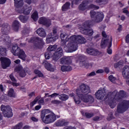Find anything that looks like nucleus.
Segmentation results:
<instances>
[{
  "mask_svg": "<svg viewBox=\"0 0 129 129\" xmlns=\"http://www.w3.org/2000/svg\"><path fill=\"white\" fill-rule=\"evenodd\" d=\"M90 92V89L88 86L82 84L80 86V90H76L77 96L74 97V101L77 104L80 103V100L83 102H89L92 103L94 101L93 97L90 95H87Z\"/></svg>",
  "mask_w": 129,
  "mask_h": 129,
  "instance_id": "f257e3e1",
  "label": "nucleus"
},
{
  "mask_svg": "<svg viewBox=\"0 0 129 129\" xmlns=\"http://www.w3.org/2000/svg\"><path fill=\"white\" fill-rule=\"evenodd\" d=\"M109 99V105L111 108H114L118 101H121L122 98L126 97V93L123 90L119 92L115 90L113 92H110L107 95Z\"/></svg>",
  "mask_w": 129,
  "mask_h": 129,
  "instance_id": "f03ea898",
  "label": "nucleus"
},
{
  "mask_svg": "<svg viewBox=\"0 0 129 129\" xmlns=\"http://www.w3.org/2000/svg\"><path fill=\"white\" fill-rule=\"evenodd\" d=\"M40 118L42 122L49 124L56 121V114L48 109H44L40 112Z\"/></svg>",
  "mask_w": 129,
  "mask_h": 129,
  "instance_id": "7ed1b4c3",
  "label": "nucleus"
},
{
  "mask_svg": "<svg viewBox=\"0 0 129 129\" xmlns=\"http://www.w3.org/2000/svg\"><path fill=\"white\" fill-rule=\"evenodd\" d=\"M11 53L15 56H19L20 59H22V60H26V54L25 53V51L23 50V49H21L19 46H18L17 44H15L13 46L11 50Z\"/></svg>",
  "mask_w": 129,
  "mask_h": 129,
  "instance_id": "20e7f679",
  "label": "nucleus"
},
{
  "mask_svg": "<svg viewBox=\"0 0 129 129\" xmlns=\"http://www.w3.org/2000/svg\"><path fill=\"white\" fill-rule=\"evenodd\" d=\"M25 3H27L29 5H25L23 7H19L17 10L18 13L19 14H24V15H30L31 11H32V7L30 5L32 4V0H25Z\"/></svg>",
  "mask_w": 129,
  "mask_h": 129,
  "instance_id": "39448f33",
  "label": "nucleus"
},
{
  "mask_svg": "<svg viewBox=\"0 0 129 129\" xmlns=\"http://www.w3.org/2000/svg\"><path fill=\"white\" fill-rule=\"evenodd\" d=\"M92 24H93V22L91 21L85 22L83 24L84 29L82 30V34L87 36H92L93 35V30L90 28V27L92 26Z\"/></svg>",
  "mask_w": 129,
  "mask_h": 129,
  "instance_id": "423d86ee",
  "label": "nucleus"
},
{
  "mask_svg": "<svg viewBox=\"0 0 129 129\" xmlns=\"http://www.w3.org/2000/svg\"><path fill=\"white\" fill-rule=\"evenodd\" d=\"M90 16L93 22L95 23H100L104 18V14L102 12H95L94 11H91Z\"/></svg>",
  "mask_w": 129,
  "mask_h": 129,
  "instance_id": "0eeeda50",
  "label": "nucleus"
},
{
  "mask_svg": "<svg viewBox=\"0 0 129 129\" xmlns=\"http://www.w3.org/2000/svg\"><path fill=\"white\" fill-rule=\"evenodd\" d=\"M1 110L4 114L5 117H12L13 115V110L9 105H2Z\"/></svg>",
  "mask_w": 129,
  "mask_h": 129,
  "instance_id": "6e6552de",
  "label": "nucleus"
},
{
  "mask_svg": "<svg viewBox=\"0 0 129 129\" xmlns=\"http://www.w3.org/2000/svg\"><path fill=\"white\" fill-rule=\"evenodd\" d=\"M129 108V100H124L121 103L118 104L117 107V111L118 113H123Z\"/></svg>",
  "mask_w": 129,
  "mask_h": 129,
  "instance_id": "1a4fd4ad",
  "label": "nucleus"
},
{
  "mask_svg": "<svg viewBox=\"0 0 129 129\" xmlns=\"http://www.w3.org/2000/svg\"><path fill=\"white\" fill-rule=\"evenodd\" d=\"M66 41H75L78 45L86 43V39L81 35H73L70 37V39L67 38Z\"/></svg>",
  "mask_w": 129,
  "mask_h": 129,
  "instance_id": "9d476101",
  "label": "nucleus"
},
{
  "mask_svg": "<svg viewBox=\"0 0 129 129\" xmlns=\"http://www.w3.org/2000/svg\"><path fill=\"white\" fill-rule=\"evenodd\" d=\"M112 44V38L111 37H110L109 39H105L102 40L101 43V47L102 48H105L106 46H108L107 53L110 55L112 53V50L110 48Z\"/></svg>",
  "mask_w": 129,
  "mask_h": 129,
  "instance_id": "9b49d317",
  "label": "nucleus"
},
{
  "mask_svg": "<svg viewBox=\"0 0 129 129\" xmlns=\"http://www.w3.org/2000/svg\"><path fill=\"white\" fill-rule=\"evenodd\" d=\"M64 49L70 53H72V52H75L78 49V44L75 41H69L68 44L65 46Z\"/></svg>",
  "mask_w": 129,
  "mask_h": 129,
  "instance_id": "f8f14e48",
  "label": "nucleus"
},
{
  "mask_svg": "<svg viewBox=\"0 0 129 129\" xmlns=\"http://www.w3.org/2000/svg\"><path fill=\"white\" fill-rule=\"evenodd\" d=\"M57 29L56 28H53L52 30V33H49L47 35V38L46 39V42L47 44H50L51 42H55L59 36L57 35Z\"/></svg>",
  "mask_w": 129,
  "mask_h": 129,
  "instance_id": "ddd939ff",
  "label": "nucleus"
},
{
  "mask_svg": "<svg viewBox=\"0 0 129 129\" xmlns=\"http://www.w3.org/2000/svg\"><path fill=\"white\" fill-rule=\"evenodd\" d=\"M105 95H106V93L105 92V88H99L95 93V97L97 99H103Z\"/></svg>",
  "mask_w": 129,
  "mask_h": 129,
  "instance_id": "4468645a",
  "label": "nucleus"
},
{
  "mask_svg": "<svg viewBox=\"0 0 129 129\" xmlns=\"http://www.w3.org/2000/svg\"><path fill=\"white\" fill-rule=\"evenodd\" d=\"M1 64L3 69H6L8 67H10L11 65V59L5 57H2L0 58Z\"/></svg>",
  "mask_w": 129,
  "mask_h": 129,
  "instance_id": "2eb2a0df",
  "label": "nucleus"
},
{
  "mask_svg": "<svg viewBox=\"0 0 129 129\" xmlns=\"http://www.w3.org/2000/svg\"><path fill=\"white\" fill-rule=\"evenodd\" d=\"M63 56V49L61 48H58L56 51L54 53L52 56V59L54 61H57Z\"/></svg>",
  "mask_w": 129,
  "mask_h": 129,
  "instance_id": "dca6fc26",
  "label": "nucleus"
},
{
  "mask_svg": "<svg viewBox=\"0 0 129 129\" xmlns=\"http://www.w3.org/2000/svg\"><path fill=\"white\" fill-rule=\"evenodd\" d=\"M38 23L39 24H40V25L46 26V27H49L51 26V20L45 17H41L38 21Z\"/></svg>",
  "mask_w": 129,
  "mask_h": 129,
  "instance_id": "f3484780",
  "label": "nucleus"
},
{
  "mask_svg": "<svg viewBox=\"0 0 129 129\" xmlns=\"http://www.w3.org/2000/svg\"><path fill=\"white\" fill-rule=\"evenodd\" d=\"M92 0L85 1L82 2L79 7L80 11H85L88 9V5L90 3H92Z\"/></svg>",
  "mask_w": 129,
  "mask_h": 129,
  "instance_id": "a211bd4d",
  "label": "nucleus"
},
{
  "mask_svg": "<svg viewBox=\"0 0 129 129\" xmlns=\"http://www.w3.org/2000/svg\"><path fill=\"white\" fill-rule=\"evenodd\" d=\"M122 76L125 79H129V66H125L123 68L122 71Z\"/></svg>",
  "mask_w": 129,
  "mask_h": 129,
  "instance_id": "6ab92c4d",
  "label": "nucleus"
},
{
  "mask_svg": "<svg viewBox=\"0 0 129 129\" xmlns=\"http://www.w3.org/2000/svg\"><path fill=\"white\" fill-rule=\"evenodd\" d=\"M60 37L61 40L62 44H66V42H72V41L66 40V39H70L69 35L66 33H61L60 35Z\"/></svg>",
  "mask_w": 129,
  "mask_h": 129,
  "instance_id": "aec40b11",
  "label": "nucleus"
},
{
  "mask_svg": "<svg viewBox=\"0 0 129 129\" xmlns=\"http://www.w3.org/2000/svg\"><path fill=\"white\" fill-rule=\"evenodd\" d=\"M15 71L19 73L20 76L21 77H25L26 76V72L23 70V67L21 66L17 67L15 69Z\"/></svg>",
  "mask_w": 129,
  "mask_h": 129,
  "instance_id": "412c9836",
  "label": "nucleus"
},
{
  "mask_svg": "<svg viewBox=\"0 0 129 129\" xmlns=\"http://www.w3.org/2000/svg\"><path fill=\"white\" fill-rule=\"evenodd\" d=\"M44 63V67L48 70V71H50V72H54L56 70V67L52 66L50 63L48 62H45Z\"/></svg>",
  "mask_w": 129,
  "mask_h": 129,
  "instance_id": "4be33fe9",
  "label": "nucleus"
},
{
  "mask_svg": "<svg viewBox=\"0 0 129 129\" xmlns=\"http://www.w3.org/2000/svg\"><path fill=\"white\" fill-rule=\"evenodd\" d=\"M68 121H66L65 119H60L58 120L55 123V126H64L65 125H68Z\"/></svg>",
  "mask_w": 129,
  "mask_h": 129,
  "instance_id": "5701e85b",
  "label": "nucleus"
},
{
  "mask_svg": "<svg viewBox=\"0 0 129 129\" xmlns=\"http://www.w3.org/2000/svg\"><path fill=\"white\" fill-rule=\"evenodd\" d=\"M36 34H37L39 36H40V37H42L43 38H45V37L47 36L46 31H45V29L43 28V27H40L38 28L36 30Z\"/></svg>",
  "mask_w": 129,
  "mask_h": 129,
  "instance_id": "b1692460",
  "label": "nucleus"
},
{
  "mask_svg": "<svg viewBox=\"0 0 129 129\" xmlns=\"http://www.w3.org/2000/svg\"><path fill=\"white\" fill-rule=\"evenodd\" d=\"M10 37L8 34H3L0 38V41L4 43V44H9L10 43Z\"/></svg>",
  "mask_w": 129,
  "mask_h": 129,
  "instance_id": "393cba45",
  "label": "nucleus"
},
{
  "mask_svg": "<svg viewBox=\"0 0 129 129\" xmlns=\"http://www.w3.org/2000/svg\"><path fill=\"white\" fill-rule=\"evenodd\" d=\"M30 42L31 43H34V42L35 43V46H36V47H38V46L36 45V44H37V45H39V44H41V43H43V39L38 37H35L31 39Z\"/></svg>",
  "mask_w": 129,
  "mask_h": 129,
  "instance_id": "a878e982",
  "label": "nucleus"
},
{
  "mask_svg": "<svg viewBox=\"0 0 129 129\" xmlns=\"http://www.w3.org/2000/svg\"><path fill=\"white\" fill-rule=\"evenodd\" d=\"M87 52L89 55H92L93 56H96V55L98 54V50L92 48H87Z\"/></svg>",
  "mask_w": 129,
  "mask_h": 129,
  "instance_id": "bb28decb",
  "label": "nucleus"
},
{
  "mask_svg": "<svg viewBox=\"0 0 129 129\" xmlns=\"http://www.w3.org/2000/svg\"><path fill=\"white\" fill-rule=\"evenodd\" d=\"M10 32V26L8 24H5L3 25L2 29V32L3 35H7Z\"/></svg>",
  "mask_w": 129,
  "mask_h": 129,
  "instance_id": "cd10ccee",
  "label": "nucleus"
},
{
  "mask_svg": "<svg viewBox=\"0 0 129 129\" xmlns=\"http://www.w3.org/2000/svg\"><path fill=\"white\" fill-rule=\"evenodd\" d=\"M14 5L16 8L19 9V8H22L24 6V1L23 0H14Z\"/></svg>",
  "mask_w": 129,
  "mask_h": 129,
  "instance_id": "c85d7f7f",
  "label": "nucleus"
},
{
  "mask_svg": "<svg viewBox=\"0 0 129 129\" xmlns=\"http://www.w3.org/2000/svg\"><path fill=\"white\" fill-rule=\"evenodd\" d=\"M12 27L14 31H18L19 28H20V23L19 21L15 20L12 25Z\"/></svg>",
  "mask_w": 129,
  "mask_h": 129,
  "instance_id": "c756f323",
  "label": "nucleus"
},
{
  "mask_svg": "<svg viewBox=\"0 0 129 129\" xmlns=\"http://www.w3.org/2000/svg\"><path fill=\"white\" fill-rule=\"evenodd\" d=\"M61 70L62 72H66V71H71L72 70V67L70 66H62L61 67Z\"/></svg>",
  "mask_w": 129,
  "mask_h": 129,
  "instance_id": "7c9ffc66",
  "label": "nucleus"
},
{
  "mask_svg": "<svg viewBox=\"0 0 129 129\" xmlns=\"http://www.w3.org/2000/svg\"><path fill=\"white\" fill-rule=\"evenodd\" d=\"M40 11L45 13L48 11V6L47 4H41L40 7Z\"/></svg>",
  "mask_w": 129,
  "mask_h": 129,
  "instance_id": "2f4dec72",
  "label": "nucleus"
},
{
  "mask_svg": "<svg viewBox=\"0 0 129 129\" xmlns=\"http://www.w3.org/2000/svg\"><path fill=\"white\" fill-rule=\"evenodd\" d=\"M19 19L22 23H26L29 20V17L27 16L20 15L19 16Z\"/></svg>",
  "mask_w": 129,
  "mask_h": 129,
  "instance_id": "473e14b6",
  "label": "nucleus"
},
{
  "mask_svg": "<svg viewBox=\"0 0 129 129\" xmlns=\"http://www.w3.org/2000/svg\"><path fill=\"white\" fill-rule=\"evenodd\" d=\"M59 99L62 100V101H66L69 98V96L67 95L61 94L58 96Z\"/></svg>",
  "mask_w": 129,
  "mask_h": 129,
  "instance_id": "72a5a7b5",
  "label": "nucleus"
},
{
  "mask_svg": "<svg viewBox=\"0 0 129 129\" xmlns=\"http://www.w3.org/2000/svg\"><path fill=\"white\" fill-rule=\"evenodd\" d=\"M70 9V3L67 2L62 7V11L63 12H65L67 11V10H69Z\"/></svg>",
  "mask_w": 129,
  "mask_h": 129,
  "instance_id": "f704fd0d",
  "label": "nucleus"
},
{
  "mask_svg": "<svg viewBox=\"0 0 129 129\" xmlns=\"http://www.w3.org/2000/svg\"><path fill=\"white\" fill-rule=\"evenodd\" d=\"M31 18L33 20L36 22L38 21V19H39V16L38 15V12L37 11L34 12L31 15Z\"/></svg>",
  "mask_w": 129,
  "mask_h": 129,
  "instance_id": "c9c22d12",
  "label": "nucleus"
},
{
  "mask_svg": "<svg viewBox=\"0 0 129 129\" xmlns=\"http://www.w3.org/2000/svg\"><path fill=\"white\" fill-rule=\"evenodd\" d=\"M8 95L10 97H16V93L13 88H11L8 92Z\"/></svg>",
  "mask_w": 129,
  "mask_h": 129,
  "instance_id": "e433bc0d",
  "label": "nucleus"
},
{
  "mask_svg": "<svg viewBox=\"0 0 129 129\" xmlns=\"http://www.w3.org/2000/svg\"><path fill=\"white\" fill-rule=\"evenodd\" d=\"M57 48L56 45H50L47 49V51L51 52L52 51H55Z\"/></svg>",
  "mask_w": 129,
  "mask_h": 129,
  "instance_id": "4c0bfd02",
  "label": "nucleus"
},
{
  "mask_svg": "<svg viewBox=\"0 0 129 129\" xmlns=\"http://www.w3.org/2000/svg\"><path fill=\"white\" fill-rule=\"evenodd\" d=\"M40 98H41L40 96H37L36 97L34 100L33 101H32V102L30 103V106H31L32 107H33V106L34 105H35V104H36V103H37V102L39 100V99H40Z\"/></svg>",
  "mask_w": 129,
  "mask_h": 129,
  "instance_id": "58836bf2",
  "label": "nucleus"
},
{
  "mask_svg": "<svg viewBox=\"0 0 129 129\" xmlns=\"http://www.w3.org/2000/svg\"><path fill=\"white\" fill-rule=\"evenodd\" d=\"M97 4H102L103 5H106L108 3V0H95Z\"/></svg>",
  "mask_w": 129,
  "mask_h": 129,
  "instance_id": "ea45409f",
  "label": "nucleus"
},
{
  "mask_svg": "<svg viewBox=\"0 0 129 129\" xmlns=\"http://www.w3.org/2000/svg\"><path fill=\"white\" fill-rule=\"evenodd\" d=\"M6 52H7V49L0 46V56L6 55Z\"/></svg>",
  "mask_w": 129,
  "mask_h": 129,
  "instance_id": "a19ab883",
  "label": "nucleus"
},
{
  "mask_svg": "<svg viewBox=\"0 0 129 129\" xmlns=\"http://www.w3.org/2000/svg\"><path fill=\"white\" fill-rule=\"evenodd\" d=\"M88 9H94V10H98V9H99V7L93 4H91L89 6L88 5Z\"/></svg>",
  "mask_w": 129,
  "mask_h": 129,
  "instance_id": "79ce46f5",
  "label": "nucleus"
},
{
  "mask_svg": "<svg viewBox=\"0 0 129 129\" xmlns=\"http://www.w3.org/2000/svg\"><path fill=\"white\" fill-rule=\"evenodd\" d=\"M23 126V123L20 122L18 123L17 125L13 127L12 129H21Z\"/></svg>",
  "mask_w": 129,
  "mask_h": 129,
  "instance_id": "37998d69",
  "label": "nucleus"
},
{
  "mask_svg": "<svg viewBox=\"0 0 129 129\" xmlns=\"http://www.w3.org/2000/svg\"><path fill=\"white\" fill-rule=\"evenodd\" d=\"M34 73L36 75H38L39 77H43V74L41 72V71L38 70H35L34 71Z\"/></svg>",
  "mask_w": 129,
  "mask_h": 129,
  "instance_id": "c03bdc74",
  "label": "nucleus"
},
{
  "mask_svg": "<svg viewBox=\"0 0 129 129\" xmlns=\"http://www.w3.org/2000/svg\"><path fill=\"white\" fill-rule=\"evenodd\" d=\"M68 58L67 57H64L60 59V64H67V61H68Z\"/></svg>",
  "mask_w": 129,
  "mask_h": 129,
  "instance_id": "a18cd8bd",
  "label": "nucleus"
},
{
  "mask_svg": "<svg viewBox=\"0 0 129 129\" xmlns=\"http://www.w3.org/2000/svg\"><path fill=\"white\" fill-rule=\"evenodd\" d=\"M59 93H54L51 95L48 96V97H50L51 98H56L57 96H59Z\"/></svg>",
  "mask_w": 129,
  "mask_h": 129,
  "instance_id": "49530a36",
  "label": "nucleus"
},
{
  "mask_svg": "<svg viewBox=\"0 0 129 129\" xmlns=\"http://www.w3.org/2000/svg\"><path fill=\"white\" fill-rule=\"evenodd\" d=\"M108 78H109V80H110L111 82H113V83H114V81L116 80V78L113 77V75L109 76Z\"/></svg>",
  "mask_w": 129,
  "mask_h": 129,
  "instance_id": "de8ad7c7",
  "label": "nucleus"
},
{
  "mask_svg": "<svg viewBox=\"0 0 129 129\" xmlns=\"http://www.w3.org/2000/svg\"><path fill=\"white\" fill-rule=\"evenodd\" d=\"M85 115L87 118H90V117H92V116H93L94 114L93 113L86 112L85 113Z\"/></svg>",
  "mask_w": 129,
  "mask_h": 129,
  "instance_id": "09e8293b",
  "label": "nucleus"
},
{
  "mask_svg": "<svg viewBox=\"0 0 129 129\" xmlns=\"http://www.w3.org/2000/svg\"><path fill=\"white\" fill-rule=\"evenodd\" d=\"M67 59H68V60H67V64H69L72 63V57L71 56L67 57Z\"/></svg>",
  "mask_w": 129,
  "mask_h": 129,
  "instance_id": "8fccbe9b",
  "label": "nucleus"
},
{
  "mask_svg": "<svg viewBox=\"0 0 129 129\" xmlns=\"http://www.w3.org/2000/svg\"><path fill=\"white\" fill-rule=\"evenodd\" d=\"M122 61H119V62L114 64V67L115 68H117V67H119V66H120V65H122Z\"/></svg>",
  "mask_w": 129,
  "mask_h": 129,
  "instance_id": "3c124183",
  "label": "nucleus"
},
{
  "mask_svg": "<svg viewBox=\"0 0 129 129\" xmlns=\"http://www.w3.org/2000/svg\"><path fill=\"white\" fill-rule=\"evenodd\" d=\"M80 1L81 0H72V6L73 5H78L80 3Z\"/></svg>",
  "mask_w": 129,
  "mask_h": 129,
  "instance_id": "603ef678",
  "label": "nucleus"
},
{
  "mask_svg": "<svg viewBox=\"0 0 129 129\" xmlns=\"http://www.w3.org/2000/svg\"><path fill=\"white\" fill-rule=\"evenodd\" d=\"M51 103L52 104H60V101L59 100H53L51 101Z\"/></svg>",
  "mask_w": 129,
  "mask_h": 129,
  "instance_id": "864d4df0",
  "label": "nucleus"
},
{
  "mask_svg": "<svg viewBox=\"0 0 129 129\" xmlns=\"http://www.w3.org/2000/svg\"><path fill=\"white\" fill-rule=\"evenodd\" d=\"M38 103L40 105H44V98H41L40 100L38 101Z\"/></svg>",
  "mask_w": 129,
  "mask_h": 129,
  "instance_id": "5fc2aeb1",
  "label": "nucleus"
},
{
  "mask_svg": "<svg viewBox=\"0 0 129 129\" xmlns=\"http://www.w3.org/2000/svg\"><path fill=\"white\" fill-rule=\"evenodd\" d=\"M10 78L11 80L13 81V82H17V80H16V79H15V77H14V76L13 75H10Z\"/></svg>",
  "mask_w": 129,
  "mask_h": 129,
  "instance_id": "6e6d98bb",
  "label": "nucleus"
},
{
  "mask_svg": "<svg viewBox=\"0 0 129 129\" xmlns=\"http://www.w3.org/2000/svg\"><path fill=\"white\" fill-rule=\"evenodd\" d=\"M45 59H50V52H47L45 54Z\"/></svg>",
  "mask_w": 129,
  "mask_h": 129,
  "instance_id": "4d7b16f0",
  "label": "nucleus"
},
{
  "mask_svg": "<svg viewBox=\"0 0 129 129\" xmlns=\"http://www.w3.org/2000/svg\"><path fill=\"white\" fill-rule=\"evenodd\" d=\"M113 119V115L111 113L108 115V117L107 118V120H111V119Z\"/></svg>",
  "mask_w": 129,
  "mask_h": 129,
  "instance_id": "13d9d810",
  "label": "nucleus"
},
{
  "mask_svg": "<svg viewBox=\"0 0 129 129\" xmlns=\"http://www.w3.org/2000/svg\"><path fill=\"white\" fill-rule=\"evenodd\" d=\"M95 72H92L91 73L88 74L87 75V76L89 77H91V76H94V75H95Z\"/></svg>",
  "mask_w": 129,
  "mask_h": 129,
  "instance_id": "bf43d9fd",
  "label": "nucleus"
},
{
  "mask_svg": "<svg viewBox=\"0 0 129 129\" xmlns=\"http://www.w3.org/2000/svg\"><path fill=\"white\" fill-rule=\"evenodd\" d=\"M82 65H83L84 66H85L86 67L87 66H89V63H88V62L86 61H82Z\"/></svg>",
  "mask_w": 129,
  "mask_h": 129,
  "instance_id": "052dcab7",
  "label": "nucleus"
},
{
  "mask_svg": "<svg viewBox=\"0 0 129 129\" xmlns=\"http://www.w3.org/2000/svg\"><path fill=\"white\" fill-rule=\"evenodd\" d=\"M103 72H104V71H103L102 69L98 70L96 71V73L97 74H102V73H103Z\"/></svg>",
  "mask_w": 129,
  "mask_h": 129,
  "instance_id": "680f3d73",
  "label": "nucleus"
},
{
  "mask_svg": "<svg viewBox=\"0 0 129 129\" xmlns=\"http://www.w3.org/2000/svg\"><path fill=\"white\" fill-rule=\"evenodd\" d=\"M123 13H124V14H126V15L129 17V13L128 11H127V10H126V9H124L123 10Z\"/></svg>",
  "mask_w": 129,
  "mask_h": 129,
  "instance_id": "e2e57ef3",
  "label": "nucleus"
},
{
  "mask_svg": "<svg viewBox=\"0 0 129 129\" xmlns=\"http://www.w3.org/2000/svg\"><path fill=\"white\" fill-rule=\"evenodd\" d=\"M12 84L13 86H16V87L20 86V84L17 83L16 82H13Z\"/></svg>",
  "mask_w": 129,
  "mask_h": 129,
  "instance_id": "0e129e2a",
  "label": "nucleus"
},
{
  "mask_svg": "<svg viewBox=\"0 0 129 129\" xmlns=\"http://www.w3.org/2000/svg\"><path fill=\"white\" fill-rule=\"evenodd\" d=\"M63 129H76V128L71 126H67L64 127Z\"/></svg>",
  "mask_w": 129,
  "mask_h": 129,
  "instance_id": "69168bd1",
  "label": "nucleus"
},
{
  "mask_svg": "<svg viewBox=\"0 0 129 129\" xmlns=\"http://www.w3.org/2000/svg\"><path fill=\"white\" fill-rule=\"evenodd\" d=\"M31 120H32V121H35V122H37L38 121V120H39V119L35 117H32L31 118Z\"/></svg>",
  "mask_w": 129,
  "mask_h": 129,
  "instance_id": "338daca9",
  "label": "nucleus"
},
{
  "mask_svg": "<svg viewBox=\"0 0 129 129\" xmlns=\"http://www.w3.org/2000/svg\"><path fill=\"white\" fill-rule=\"evenodd\" d=\"M125 41L127 43H129V34L126 35L125 38Z\"/></svg>",
  "mask_w": 129,
  "mask_h": 129,
  "instance_id": "774afa93",
  "label": "nucleus"
}]
</instances>
